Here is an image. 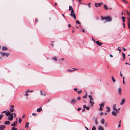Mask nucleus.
I'll use <instances>...</instances> for the list:
<instances>
[{
	"label": "nucleus",
	"mask_w": 130,
	"mask_h": 130,
	"mask_svg": "<svg viewBox=\"0 0 130 130\" xmlns=\"http://www.w3.org/2000/svg\"><path fill=\"white\" fill-rule=\"evenodd\" d=\"M101 18L102 20H105L107 22H110L112 20V18L110 16L104 17L101 16Z\"/></svg>",
	"instance_id": "obj_1"
},
{
	"label": "nucleus",
	"mask_w": 130,
	"mask_h": 130,
	"mask_svg": "<svg viewBox=\"0 0 130 130\" xmlns=\"http://www.w3.org/2000/svg\"><path fill=\"white\" fill-rule=\"evenodd\" d=\"M88 97L90 99V103L91 105L92 106L93 104H94L93 102V98H92V96L91 95H89Z\"/></svg>",
	"instance_id": "obj_2"
},
{
	"label": "nucleus",
	"mask_w": 130,
	"mask_h": 130,
	"mask_svg": "<svg viewBox=\"0 0 130 130\" xmlns=\"http://www.w3.org/2000/svg\"><path fill=\"white\" fill-rule=\"evenodd\" d=\"M74 11L73 9L71 10V12L70 14V15L71 17H73L74 19H76V18L75 13H74Z\"/></svg>",
	"instance_id": "obj_3"
},
{
	"label": "nucleus",
	"mask_w": 130,
	"mask_h": 130,
	"mask_svg": "<svg viewBox=\"0 0 130 130\" xmlns=\"http://www.w3.org/2000/svg\"><path fill=\"white\" fill-rule=\"evenodd\" d=\"M13 119V116L12 115V114H10L8 116V120L11 121Z\"/></svg>",
	"instance_id": "obj_4"
},
{
	"label": "nucleus",
	"mask_w": 130,
	"mask_h": 130,
	"mask_svg": "<svg viewBox=\"0 0 130 130\" xmlns=\"http://www.w3.org/2000/svg\"><path fill=\"white\" fill-rule=\"evenodd\" d=\"M103 4L102 3H95V5L96 7H98L100 6L101 5Z\"/></svg>",
	"instance_id": "obj_5"
},
{
	"label": "nucleus",
	"mask_w": 130,
	"mask_h": 130,
	"mask_svg": "<svg viewBox=\"0 0 130 130\" xmlns=\"http://www.w3.org/2000/svg\"><path fill=\"white\" fill-rule=\"evenodd\" d=\"M116 105L115 104H114L113 106V110L116 111L117 112H118V111L117 109L116 108Z\"/></svg>",
	"instance_id": "obj_6"
},
{
	"label": "nucleus",
	"mask_w": 130,
	"mask_h": 130,
	"mask_svg": "<svg viewBox=\"0 0 130 130\" xmlns=\"http://www.w3.org/2000/svg\"><path fill=\"white\" fill-rule=\"evenodd\" d=\"M10 110L11 112H13L14 111V107L13 105H11L10 106Z\"/></svg>",
	"instance_id": "obj_7"
},
{
	"label": "nucleus",
	"mask_w": 130,
	"mask_h": 130,
	"mask_svg": "<svg viewBox=\"0 0 130 130\" xmlns=\"http://www.w3.org/2000/svg\"><path fill=\"white\" fill-rule=\"evenodd\" d=\"M125 101V99H123L121 100V102L120 103L121 105H122L124 103Z\"/></svg>",
	"instance_id": "obj_8"
},
{
	"label": "nucleus",
	"mask_w": 130,
	"mask_h": 130,
	"mask_svg": "<svg viewBox=\"0 0 130 130\" xmlns=\"http://www.w3.org/2000/svg\"><path fill=\"white\" fill-rule=\"evenodd\" d=\"M116 111H112L111 112L112 114V115H113L115 116H116L117 115V113Z\"/></svg>",
	"instance_id": "obj_9"
},
{
	"label": "nucleus",
	"mask_w": 130,
	"mask_h": 130,
	"mask_svg": "<svg viewBox=\"0 0 130 130\" xmlns=\"http://www.w3.org/2000/svg\"><path fill=\"white\" fill-rule=\"evenodd\" d=\"M96 43L99 46L101 45L102 44V43L98 41H96Z\"/></svg>",
	"instance_id": "obj_10"
},
{
	"label": "nucleus",
	"mask_w": 130,
	"mask_h": 130,
	"mask_svg": "<svg viewBox=\"0 0 130 130\" xmlns=\"http://www.w3.org/2000/svg\"><path fill=\"white\" fill-rule=\"evenodd\" d=\"M5 126L3 125H0V130H3L5 128Z\"/></svg>",
	"instance_id": "obj_11"
},
{
	"label": "nucleus",
	"mask_w": 130,
	"mask_h": 130,
	"mask_svg": "<svg viewBox=\"0 0 130 130\" xmlns=\"http://www.w3.org/2000/svg\"><path fill=\"white\" fill-rule=\"evenodd\" d=\"M16 121H14V123L13 124H11V125L12 126H15V125H16L17 123V118H16Z\"/></svg>",
	"instance_id": "obj_12"
},
{
	"label": "nucleus",
	"mask_w": 130,
	"mask_h": 130,
	"mask_svg": "<svg viewBox=\"0 0 130 130\" xmlns=\"http://www.w3.org/2000/svg\"><path fill=\"white\" fill-rule=\"evenodd\" d=\"M83 107H84V109H86L87 110H89V107L86 106L85 105H83Z\"/></svg>",
	"instance_id": "obj_13"
},
{
	"label": "nucleus",
	"mask_w": 130,
	"mask_h": 130,
	"mask_svg": "<svg viewBox=\"0 0 130 130\" xmlns=\"http://www.w3.org/2000/svg\"><path fill=\"white\" fill-rule=\"evenodd\" d=\"M1 54L2 55V56L3 57L4 55H5L6 56H7L8 55V54L6 53H1Z\"/></svg>",
	"instance_id": "obj_14"
},
{
	"label": "nucleus",
	"mask_w": 130,
	"mask_h": 130,
	"mask_svg": "<svg viewBox=\"0 0 130 130\" xmlns=\"http://www.w3.org/2000/svg\"><path fill=\"white\" fill-rule=\"evenodd\" d=\"M104 119L102 118L101 119V123L102 124H104Z\"/></svg>",
	"instance_id": "obj_15"
},
{
	"label": "nucleus",
	"mask_w": 130,
	"mask_h": 130,
	"mask_svg": "<svg viewBox=\"0 0 130 130\" xmlns=\"http://www.w3.org/2000/svg\"><path fill=\"white\" fill-rule=\"evenodd\" d=\"M10 114H11L10 112L9 111H8L5 113V115L7 116H8Z\"/></svg>",
	"instance_id": "obj_16"
},
{
	"label": "nucleus",
	"mask_w": 130,
	"mask_h": 130,
	"mask_svg": "<svg viewBox=\"0 0 130 130\" xmlns=\"http://www.w3.org/2000/svg\"><path fill=\"white\" fill-rule=\"evenodd\" d=\"M75 70V69H68L67 70V71L69 72H71L74 71Z\"/></svg>",
	"instance_id": "obj_17"
},
{
	"label": "nucleus",
	"mask_w": 130,
	"mask_h": 130,
	"mask_svg": "<svg viewBox=\"0 0 130 130\" xmlns=\"http://www.w3.org/2000/svg\"><path fill=\"white\" fill-rule=\"evenodd\" d=\"M42 108H41V107L39 108H38L37 109V112H40L42 110Z\"/></svg>",
	"instance_id": "obj_18"
},
{
	"label": "nucleus",
	"mask_w": 130,
	"mask_h": 130,
	"mask_svg": "<svg viewBox=\"0 0 130 130\" xmlns=\"http://www.w3.org/2000/svg\"><path fill=\"white\" fill-rule=\"evenodd\" d=\"M122 55L123 57V60H124L125 58V54L123 53H122Z\"/></svg>",
	"instance_id": "obj_19"
},
{
	"label": "nucleus",
	"mask_w": 130,
	"mask_h": 130,
	"mask_svg": "<svg viewBox=\"0 0 130 130\" xmlns=\"http://www.w3.org/2000/svg\"><path fill=\"white\" fill-rule=\"evenodd\" d=\"M29 124V122L26 123L25 126V127L26 128L27 127V128H29V126H28Z\"/></svg>",
	"instance_id": "obj_20"
},
{
	"label": "nucleus",
	"mask_w": 130,
	"mask_h": 130,
	"mask_svg": "<svg viewBox=\"0 0 130 130\" xmlns=\"http://www.w3.org/2000/svg\"><path fill=\"white\" fill-rule=\"evenodd\" d=\"M121 89L120 88H119L118 89V92L119 94H120L121 93Z\"/></svg>",
	"instance_id": "obj_21"
},
{
	"label": "nucleus",
	"mask_w": 130,
	"mask_h": 130,
	"mask_svg": "<svg viewBox=\"0 0 130 130\" xmlns=\"http://www.w3.org/2000/svg\"><path fill=\"white\" fill-rule=\"evenodd\" d=\"M99 130H104L103 128L101 126H99L98 127Z\"/></svg>",
	"instance_id": "obj_22"
},
{
	"label": "nucleus",
	"mask_w": 130,
	"mask_h": 130,
	"mask_svg": "<svg viewBox=\"0 0 130 130\" xmlns=\"http://www.w3.org/2000/svg\"><path fill=\"white\" fill-rule=\"evenodd\" d=\"M10 123V122L9 121H5L4 123L5 125H8Z\"/></svg>",
	"instance_id": "obj_23"
},
{
	"label": "nucleus",
	"mask_w": 130,
	"mask_h": 130,
	"mask_svg": "<svg viewBox=\"0 0 130 130\" xmlns=\"http://www.w3.org/2000/svg\"><path fill=\"white\" fill-rule=\"evenodd\" d=\"M122 19V20L123 21V22H124L125 21V17H121Z\"/></svg>",
	"instance_id": "obj_24"
},
{
	"label": "nucleus",
	"mask_w": 130,
	"mask_h": 130,
	"mask_svg": "<svg viewBox=\"0 0 130 130\" xmlns=\"http://www.w3.org/2000/svg\"><path fill=\"white\" fill-rule=\"evenodd\" d=\"M2 49L3 50L5 51L7 50V48L6 47H2Z\"/></svg>",
	"instance_id": "obj_25"
},
{
	"label": "nucleus",
	"mask_w": 130,
	"mask_h": 130,
	"mask_svg": "<svg viewBox=\"0 0 130 130\" xmlns=\"http://www.w3.org/2000/svg\"><path fill=\"white\" fill-rule=\"evenodd\" d=\"M111 79H112V80L113 82V83H115V82L116 80H115V79L114 78V77L113 76H111Z\"/></svg>",
	"instance_id": "obj_26"
},
{
	"label": "nucleus",
	"mask_w": 130,
	"mask_h": 130,
	"mask_svg": "<svg viewBox=\"0 0 130 130\" xmlns=\"http://www.w3.org/2000/svg\"><path fill=\"white\" fill-rule=\"evenodd\" d=\"M40 93L41 95H45L46 94L45 93H43L42 91L41 90L40 91Z\"/></svg>",
	"instance_id": "obj_27"
},
{
	"label": "nucleus",
	"mask_w": 130,
	"mask_h": 130,
	"mask_svg": "<svg viewBox=\"0 0 130 130\" xmlns=\"http://www.w3.org/2000/svg\"><path fill=\"white\" fill-rule=\"evenodd\" d=\"M104 103H102L100 104V106H101L102 107H103L104 106Z\"/></svg>",
	"instance_id": "obj_28"
},
{
	"label": "nucleus",
	"mask_w": 130,
	"mask_h": 130,
	"mask_svg": "<svg viewBox=\"0 0 130 130\" xmlns=\"http://www.w3.org/2000/svg\"><path fill=\"white\" fill-rule=\"evenodd\" d=\"M128 25H130V19H128V22L127 23Z\"/></svg>",
	"instance_id": "obj_29"
},
{
	"label": "nucleus",
	"mask_w": 130,
	"mask_h": 130,
	"mask_svg": "<svg viewBox=\"0 0 130 130\" xmlns=\"http://www.w3.org/2000/svg\"><path fill=\"white\" fill-rule=\"evenodd\" d=\"M87 93H86V94L83 96V98H85L86 99V98H87L86 95H87Z\"/></svg>",
	"instance_id": "obj_30"
},
{
	"label": "nucleus",
	"mask_w": 130,
	"mask_h": 130,
	"mask_svg": "<svg viewBox=\"0 0 130 130\" xmlns=\"http://www.w3.org/2000/svg\"><path fill=\"white\" fill-rule=\"evenodd\" d=\"M3 116V114H1L0 115V120L1 119L2 117Z\"/></svg>",
	"instance_id": "obj_31"
},
{
	"label": "nucleus",
	"mask_w": 130,
	"mask_h": 130,
	"mask_svg": "<svg viewBox=\"0 0 130 130\" xmlns=\"http://www.w3.org/2000/svg\"><path fill=\"white\" fill-rule=\"evenodd\" d=\"M106 108L107 109V110H106V111H109L110 108L109 107H107Z\"/></svg>",
	"instance_id": "obj_32"
},
{
	"label": "nucleus",
	"mask_w": 130,
	"mask_h": 130,
	"mask_svg": "<svg viewBox=\"0 0 130 130\" xmlns=\"http://www.w3.org/2000/svg\"><path fill=\"white\" fill-rule=\"evenodd\" d=\"M17 129V128H16L14 127H13L12 128L11 130H16Z\"/></svg>",
	"instance_id": "obj_33"
},
{
	"label": "nucleus",
	"mask_w": 130,
	"mask_h": 130,
	"mask_svg": "<svg viewBox=\"0 0 130 130\" xmlns=\"http://www.w3.org/2000/svg\"><path fill=\"white\" fill-rule=\"evenodd\" d=\"M53 59L54 60H55L56 61L57 60V58L56 57H55L53 58Z\"/></svg>",
	"instance_id": "obj_34"
},
{
	"label": "nucleus",
	"mask_w": 130,
	"mask_h": 130,
	"mask_svg": "<svg viewBox=\"0 0 130 130\" xmlns=\"http://www.w3.org/2000/svg\"><path fill=\"white\" fill-rule=\"evenodd\" d=\"M104 8L106 9H108L107 7V5H104Z\"/></svg>",
	"instance_id": "obj_35"
},
{
	"label": "nucleus",
	"mask_w": 130,
	"mask_h": 130,
	"mask_svg": "<svg viewBox=\"0 0 130 130\" xmlns=\"http://www.w3.org/2000/svg\"><path fill=\"white\" fill-rule=\"evenodd\" d=\"M75 102V100L74 99H73V100H71V103H74Z\"/></svg>",
	"instance_id": "obj_36"
},
{
	"label": "nucleus",
	"mask_w": 130,
	"mask_h": 130,
	"mask_svg": "<svg viewBox=\"0 0 130 130\" xmlns=\"http://www.w3.org/2000/svg\"><path fill=\"white\" fill-rule=\"evenodd\" d=\"M72 7L70 5L69 6V10H71L72 9Z\"/></svg>",
	"instance_id": "obj_37"
},
{
	"label": "nucleus",
	"mask_w": 130,
	"mask_h": 130,
	"mask_svg": "<svg viewBox=\"0 0 130 130\" xmlns=\"http://www.w3.org/2000/svg\"><path fill=\"white\" fill-rule=\"evenodd\" d=\"M96 128L94 126H93L92 128V130H96Z\"/></svg>",
	"instance_id": "obj_38"
},
{
	"label": "nucleus",
	"mask_w": 130,
	"mask_h": 130,
	"mask_svg": "<svg viewBox=\"0 0 130 130\" xmlns=\"http://www.w3.org/2000/svg\"><path fill=\"white\" fill-rule=\"evenodd\" d=\"M77 92L79 94L80 93H82V90H80L79 91H78Z\"/></svg>",
	"instance_id": "obj_39"
},
{
	"label": "nucleus",
	"mask_w": 130,
	"mask_h": 130,
	"mask_svg": "<svg viewBox=\"0 0 130 130\" xmlns=\"http://www.w3.org/2000/svg\"><path fill=\"white\" fill-rule=\"evenodd\" d=\"M95 124H98V122L97 120V119H95Z\"/></svg>",
	"instance_id": "obj_40"
},
{
	"label": "nucleus",
	"mask_w": 130,
	"mask_h": 130,
	"mask_svg": "<svg viewBox=\"0 0 130 130\" xmlns=\"http://www.w3.org/2000/svg\"><path fill=\"white\" fill-rule=\"evenodd\" d=\"M81 99V98H80L79 97V96H78V97L77 98V99L78 100H80Z\"/></svg>",
	"instance_id": "obj_41"
},
{
	"label": "nucleus",
	"mask_w": 130,
	"mask_h": 130,
	"mask_svg": "<svg viewBox=\"0 0 130 130\" xmlns=\"http://www.w3.org/2000/svg\"><path fill=\"white\" fill-rule=\"evenodd\" d=\"M19 123H20L22 121V120L21 119V118H19Z\"/></svg>",
	"instance_id": "obj_42"
},
{
	"label": "nucleus",
	"mask_w": 130,
	"mask_h": 130,
	"mask_svg": "<svg viewBox=\"0 0 130 130\" xmlns=\"http://www.w3.org/2000/svg\"><path fill=\"white\" fill-rule=\"evenodd\" d=\"M76 22L77 24H80V22L78 21H76Z\"/></svg>",
	"instance_id": "obj_43"
},
{
	"label": "nucleus",
	"mask_w": 130,
	"mask_h": 130,
	"mask_svg": "<svg viewBox=\"0 0 130 130\" xmlns=\"http://www.w3.org/2000/svg\"><path fill=\"white\" fill-rule=\"evenodd\" d=\"M124 2H125L126 3H128L125 0H122Z\"/></svg>",
	"instance_id": "obj_44"
},
{
	"label": "nucleus",
	"mask_w": 130,
	"mask_h": 130,
	"mask_svg": "<svg viewBox=\"0 0 130 130\" xmlns=\"http://www.w3.org/2000/svg\"><path fill=\"white\" fill-rule=\"evenodd\" d=\"M103 107H102L101 106H100V110H103Z\"/></svg>",
	"instance_id": "obj_45"
},
{
	"label": "nucleus",
	"mask_w": 130,
	"mask_h": 130,
	"mask_svg": "<svg viewBox=\"0 0 130 130\" xmlns=\"http://www.w3.org/2000/svg\"><path fill=\"white\" fill-rule=\"evenodd\" d=\"M30 92V90H29V89H28L25 92H26V93H27L28 92Z\"/></svg>",
	"instance_id": "obj_46"
},
{
	"label": "nucleus",
	"mask_w": 130,
	"mask_h": 130,
	"mask_svg": "<svg viewBox=\"0 0 130 130\" xmlns=\"http://www.w3.org/2000/svg\"><path fill=\"white\" fill-rule=\"evenodd\" d=\"M92 40L95 43H96V41L93 38H92Z\"/></svg>",
	"instance_id": "obj_47"
},
{
	"label": "nucleus",
	"mask_w": 130,
	"mask_h": 130,
	"mask_svg": "<svg viewBox=\"0 0 130 130\" xmlns=\"http://www.w3.org/2000/svg\"><path fill=\"white\" fill-rule=\"evenodd\" d=\"M74 90L75 91H77V89L76 88H74Z\"/></svg>",
	"instance_id": "obj_48"
},
{
	"label": "nucleus",
	"mask_w": 130,
	"mask_h": 130,
	"mask_svg": "<svg viewBox=\"0 0 130 130\" xmlns=\"http://www.w3.org/2000/svg\"><path fill=\"white\" fill-rule=\"evenodd\" d=\"M32 115H34V116H36L37 115V114H36L35 113H32Z\"/></svg>",
	"instance_id": "obj_49"
},
{
	"label": "nucleus",
	"mask_w": 130,
	"mask_h": 130,
	"mask_svg": "<svg viewBox=\"0 0 130 130\" xmlns=\"http://www.w3.org/2000/svg\"><path fill=\"white\" fill-rule=\"evenodd\" d=\"M90 3H89V4H88V6L89 8H90L91 7L90 6Z\"/></svg>",
	"instance_id": "obj_50"
},
{
	"label": "nucleus",
	"mask_w": 130,
	"mask_h": 130,
	"mask_svg": "<svg viewBox=\"0 0 130 130\" xmlns=\"http://www.w3.org/2000/svg\"><path fill=\"white\" fill-rule=\"evenodd\" d=\"M81 30L82 32H84L85 31V30L83 29H82Z\"/></svg>",
	"instance_id": "obj_51"
},
{
	"label": "nucleus",
	"mask_w": 130,
	"mask_h": 130,
	"mask_svg": "<svg viewBox=\"0 0 130 130\" xmlns=\"http://www.w3.org/2000/svg\"><path fill=\"white\" fill-rule=\"evenodd\" d=\"M11 114H12V115H14V116H16V114L15 113H11Z\"/></svg>",
	"instance_id": "obj_52"
},
{
	"label": "nucleus",
	"mask_w": 130,
	"mask_h": 130,
	"mask_svg": "<svg viewBox=\"0 0 130 130\" xmlns=\"http://www.w3.org/2000/svg\"><path fill=\"white\" fill-rule=\"evenodd\" d=\"M28 94L27 93H26L25 94V95L26 96H28Z\"/></svg>",
	"instance_id": "obj_53"
},
{
	"label": "nucleus",
	"mask_w": 130,
	"mask_h": 130,
	"mask_svg": "<svg viewBox=\"0 0 130 130\" xmlns=\"http://www.w3.org/2000/svg\"><path fill=\"white\" fill-rule=\"evenodd\" d=\"M119 47H118V49L120 51V52L121 51V49H119Z\"/></svg>",
	"instance_id": "obj_54"
},
{
	"label": "nucleus",
	"mask_w": 130,
	"mask_h": 130,
	"mask_svg": "<svg viewBox=\"0 0 130 130\" xmlns=\"http://www.w3.org/2000/svg\"><path fill=\"white\" fill-rule=\"evenodd\" d=\"M81 109V108H78V109H77V110L78 111H79Z\"/></svg>",
	"instance_id": "obj_55"
},
{
	"label": "nucleus",
	"mask_w": 130,
	"mask_h": 130,
	"mask_svg": "<svg viewBox=\"0 0 130 130\" xmlns=\"http://www.w3.org/2000/svg\"><path fill=\"white\" fill-rule=\"evenodd\" d=\"M123 80V84L124 85L125 84V81L124 80Z\"/></svg>",
	"instance_id": "obj_56"
},
{
	"label": "nucleus",
	"mask_w": 130,
	"mask_h": 130,
	"mask_svg": "<svg viewBox=\"0 0 130 130\" xmlns=\"http://www.w3.org/2000/svg\"><path fill=\"white\" fill-rule=\"evenodd\" d=\"M123 25L124 28H125V24L124 23V22L123 23Z\"/></svg>",
	"instance_id": "obj_57"
},
{
	"label": "nucleus",
	"mask_w": 130,
	"mask_h": 130,
	"mask_svg": "<svg viewBox=\"0 0 130 130\" xmlns=\"http://www.w3.org/2000/svg\"><path fill=\"white\" fill-rule=\"evenodd\" d=\"M68 27L69 28V27H71V25L70 24H68Z\"/></svg>",
	"instance_id": "obj_58"
},
{
	"label": "nucleus",
	"mask_w": 130,
	"mask_h": 130,
	"mask_svg": "<svg viewBox=\"0 0 130 130\" xmlns=\"http://www.w3.org/2000/svg\"><path fill=\"white\" fill-rule=\"evenodd\" d=\"M120 76H121V77H122V76L123 75H122V74H121V72H120Z\"/></svg>",
	"instance_id": "obj_59"
},
{
	"label": "nucleus",
	"mask_w": 130,
	"mask_h": 130,
	"mask_svg": "<svg viewBox=\"0 0 130 130\" xmlns=\"http://www.w3.org/2000/svg\"><path fill=\"white\" fill-rule=\"evenodd\" d=\"M51 45L52 46H53L54 45V44H53V43H52L51 44Z\"/></svg>",
	"instance_id": "obj_60"
},
{
	"label": "nucleus",
	"mask_w": 130,
	"mask_h": 130,
	"mask_svg": "<svg viewBox=\"0 0 130 130\" xmlns=\"http://www.w3.org/2000/svg\"><path fill=\"white\" fill-rule=\"evenodd\" d=\"M85 127L87 130H89L85 126Z\"/></svg>",
	"instance_id": "obj_61"
},
{
	"label": "nucleus",
	"mask_w": 130,
	"mask_h": 130,
	"mask_svg": "<svg viewBox=\"0 0 130 130\" xmlns=\"http://www.w3.org/2000/svg\"><path fill=\"white\" fill-rule=\"evenodd\" d=\"M110 56L111 57H113V56L111 54H110Z\"/></svg>",
	"instance_id": "obj_62"
},
{
	"label": "nucleus",
	"mask_w": 130,
	"mask_h": 130,
	"mask_svg": "<svg viewBox=\"0 0 130 130\" xmlns=\"http://www.w3.org/2000/svg\"><path fill=\"white\" fill-rule=\"evenodd\" d=\"M103 112H101L100 113V115H102L103 114Z\"/></svg>",
	"instance_id": "obj_63"
},
{
	"label": "nucleus",
	"mask_w": 130,
	"mask_h": 130,
	"mask_svg": "<svg viewBox=\"0 0 130 130\" xmlns=\"http://www.w3.org/2000/svg\"><path fill=\"white\" fill-rule=\"evenodd\" d=\"M123 49L124 50V51H126V49H125L123 47Z\"/></svg>",
	"instance_id": "obj_64"
}]
</instances>
